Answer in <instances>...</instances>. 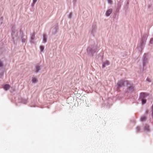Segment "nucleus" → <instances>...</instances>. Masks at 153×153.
<instances>
[{
  "label": "nucleus",
  "mask_w": 153,
  "mask_h": 153,
  "mask_svg": "<svg viewBox=\"0 0 153 153\" xmlns=\"http://www.w3.org/2000/svg\"><path fill=\"white\" fill-rule=\"evenodd\" d=\"M10 87V85L8 84L5 85L4 87V89L6 91L9 89Z\"/></svg>",
  "instance_id": "obj_4"
},
{
  "label": "nucleus",
  "mask_w": 153,
  "mask_h": 153,
  "mask_svg": "<svg viewBox=\"0 0 153 153\" xmlns=\"http://www.w3.org/2000/svg\"><path fill=\"white\" fill-rule=\"evenodd\" d=\"M47 39H46V36L45 34H43V41L44 42H46Z\"/></svg>",
  "instance_id": "obj_6"
},
{
  "label": "nucleus",
  "mask_w": 153,
  "mask_h": 153,
  "mask_svg": "<svg viewBox=\"0 0 153 153\" xmlns=\"http://www.w3.org/2000/svg\"><path fill=\"white\" fill-rule=\"evenodd\" d=\"M146 100H142V103L143 104H144L146 103Z\"/></svg>",
  "instance_id": "obj_12"
},
{
  "label": "nucleus",
  "mask_w": 153,
  "mask_h": 153,
  "mask_svg": "<svg viewBox=\"0 0 153 153\" xmlns=\"http://www.w3.org/2000/svg\"><path fill=\"white\" fill-rule=\"evenodd\" d=\"M40 49L41 51H42L44 49V47L43 46H41L40 47Z\"/></svg>",
  "instance_id": "obj_10"
},
{
  "label": "nucleus",
  "mask_w": 153,
  "mask_h": 153,
  "mask_svg": "<svg viewBox=\"0 0 153 153\" xmlns=\"http://www.w3.org/2000/svg\"><path fill=\"white\" fill-rule=\"evenodd\" d=\"M37 0H33V4L34 5L36 2Z\"/></svg>",
  "instance_id": "obj_13"
},
{
  "label": "nucleus",
  "mask_w": 153,
  "mask_h": 153,
  "mask_svg": "<svg viewBox=\"0 0 153 153\" xmlns=\"http://www.w3.org/2000/svg\"><path fill=\"white\" fill-rule=\"evenodd\" d=\"M145 129H146L147 131H149V127L148 126L146 125L145 127Z\"/></svg>",
  "instance_id": "obj_11"
},
{
  "label": "nucleus",
  "mask_w": 153,
  "mask_h": 153,
  "mask_svg": "<svg viewBox=\"0 0 153 153\" xmlns=\"http://www.w3.org/2000/svg\"><path fill=\"white\" fill-rule=\"evenodd\" d=\"M125 82H126V83H128V81H124L123 80H120V81L118 82L117 83V85L118 86V87L120 88L122 86L124 85V83Z\"/></svg>",
  "instance_id": "obj_1"
},
{
  "label": "nucleus",
  "mask_w": 153,
  "mask_h": 153,
  "mask_svg": "<svg viewBox=\"0 0 153 153\" xmlns=\"http://www.w3.org/2000/svg\"><path fill=\"white\" fill-rule=\"evenodd\" d=\"M3 66V63L0 60V67H2Z\"/></svg>",
  "instance_id": "obj_15"
},
{
  "label": "nucleus",
  "mask_w": 153,
  "mask_h": 153,
  "mask_svg": "<svg viewBox=\"0 0 153 153\" xmlns=\"http://www.w3.org/2000/svg\"><path fill=\"white\" fill-rule=\"evenodd\" d=\"M146 118L145 116H142L140 118V120L142 121H144L146 120Z\"/></svg>",
  "instance_id": "obj_5"
},
{
  "label": "nucleus",
  "mask_w": 153,
  "mask_h": 153,
  "mask_svg": "<svg viewBox=\"0 0 153 153\" xmlns=\"http://www.w3.org/2000/svg\"><path fill=\"white\" fill-rule=\"evenodd\" d=\"M112 9H110L108 10L106 13V16H109L112 12Z\"/></svg>",
  "instance_id": "obj_2"
},
{
  "label": "nucleus",
  "mask_w": 153,
  "mask_h": 153,
  "mask_svg": "<svg viewBox=\"0 0 153 153\" xmlns=\"http://www.w3.org/2000/svg\"><path fill=\"white\" fill-rule=\"evenodd\" d=\"M36 72H38L40 69V67L38 65H37L36 67Z\"/></svg>",
  "instance_id": "obj_7"
},
{
  "label": "nucleus",
  "mask_w": 153,
  "mask_h": 153,
  "mask_svg": "<svg viewBox=\"0 0 153 153\" xmlns=\"http://www.w3.org/2000/svg\"><path fill=\"white\" fill-rule=\"evenodd\" d=\"M108 2L110 4H112V0H108Z\"/></svg>",
  "instance_id": "obj_14"
},
{
  "label": "nucleus",
  "mask_w": 153,
  "mask_h": 153,
  "mask_svg": "<svg viewBox=\"0 0 153 153\" xmlns=\"http://www.w3.org/2000/svg\"><path fill=\"white\" fill-rule=\"evenodd\" d=\"M140 96L141 97H145L146 96V94L144 93H141L140 94Z\"/></svg>",
  "instance_id": "obj_9"
},
{
  "label": "nucleus",
  "mask_w": 153,
  "mask_h": 153,
  "mask_svg": "<svg viewBox=\"0 0 153 153\" xmlns=\"http://www.w3.org/2000/svg\"><path fill=\"white\" fill-rule=\"evenodd\" d=\"M109 64V62L108 61H105L102 65V67L104 68L106 65H108Z\"/></svg>",
  "instance_id": "obj_3"
},
{
  "label": "nucleus",
  "mask_w": 153,
  "mask_h": 153,
  "mask_svg": "<svg viewBox=\"0 0 153 153\" xmlns=\"http://www.w3.org/2000/svg\"><path fill=\"white\" fill-rule=\"evenodd\" d=\"M37 81V79L35 78H33L32 79V82L33 83H35Z\"/></svg>",
  "instance_id": "obj_8"
},
{
  "label": "nucleus",
  "mask_w": 153,
  "mask_h": 153,
  "mask_svg": "<svg viewBox=\"0 0 153 153\" xmlns=\"http://www.w3.org/2000/svg\"><path fill=\"white\" fill-rule=\"evenodd\" d=\"M152 41H153V39H151L150 40V42H151Z\"/></svg>",
  "instance_id": "obj_18"
},
{
  "label": "nucleus",
  "mask_w": 153,
  "mask_h": 153,
  "mask_svg": "<svg viewBox=\"0 0 153 153\" xmlns=\"http://www.w3.org/2000/svg\"><path fill=\"white\" fill-rule=\"evenodd\" d=\"M152 110H153V111H152V115L153 116V105H152Z\"/></svg>",
  "instance_id": "obj_19"
},
{
  "label": "nucleus",
  "mask_w": 153,
  "mask_h": 153,
  "mask_svg": "<svg viewBox=\"0 0 153 153\" xmlns=\"http://www.w3.org/2000/svg\"><path fill=\"white\" fill-rule=\"evenodd\" d=\"M147 81H148L149 82H150V80L149 79H148V78H147Z\"/></svg>",
  "instance_id": "obj_17"
},
{
  "label": "nucleus",
  "mask_w": 153,
  "mask_h": 153,
  "mask_svg": "<svg viewBox=\"0 0 153 153\" xmlns=\"http://www.w3.org/2000/svg\"><path fill=\"white\" fill-rule=\"evenodd\" d=\"M137 130L139 131L140 130V128L139 127H137Z\"/></svg>",
  "instance_id": "obj_16"
}]
</instances>
